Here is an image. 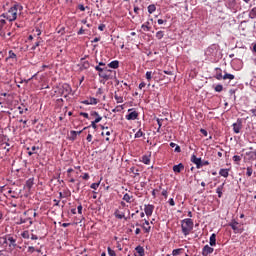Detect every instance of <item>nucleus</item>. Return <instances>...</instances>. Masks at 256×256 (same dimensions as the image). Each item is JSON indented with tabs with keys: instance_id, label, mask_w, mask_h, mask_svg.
<instances>
[{
	"instance_id": "4be33fe9",
	"label": "nucleus",
	"mask_w": 256,
	"mask_h": 256,
	"mask_svg": "<svg viewBox=\"0 0 256 256\" xmlns=\"http://www.w3.org/2000/svg\"><path fill=\"white\" fill-rule=\"evenodd\" d=\"M219 175H221V177L227 178V177H229V170H227V169H220Z\"/></svg>"
},
{
	"instance_id": "3c124183",
	"label": "nucleus",
	"mask_w": 256,
	"mask_h": 256,
	"mask_svg": "<svg viewBox=\"0 0 256 256\" xmlns=\"http://www.w3.org/2000/svg\"><path fill=\"white\" fill-rule=\"evenodd\" d=\"M86 139H87L88 143H91V141H93V135L88 134Z\"/></svg>"
},
{
	"instance_id": "a18cd8bd",
	"label": "nucleus",
	"mask_w": 256,
	"mask_h": 256,
	"mask_svg": "<svg viewBox=\"0 0 256 256\" xmlns=\"http://www.w3.org/2000/svg\"><path fill=\"white\" fill-rule=\"evenodd\" d=\"M40 43H41L40 41L36 42L35 45L32 46V51H35V49L39 47Z\"/></svg>"
},
{
	"instance_id": "20e7f679",
	"label": "nucleus",
	"mask_w": 256,
	"mask_h": 256,
	"mask_svg": "<svg viewBox=\"0 0 256 256\" xmlns=\"http://www.w3.org/2000/svg\"><path fill=\"white\" fill-rule=\"evenodd\" d=\"M228 225L236 234L243 233L244 231L243 226H241V224H239V222H237L236 220H231V222Z\"/></svg>"
},
{
	"instance_id": "c9c22d12",
	"label": "nucleus",
	"mask_w": 256,
	"mask_h": 256,
	"mask_svg": "<svg viewBox=\"0 0 256 256\" xmlns=\"http://www.w3.org/2000/svg\"><path fill=\"white\" fill-rule=\"evenodd\" d=\"M89 103H90V105H97V103H99V101H97L96 98H90Z\"/></svg>"
},
{
	"instance_id": "e2e57ef3",
	"label": "nucleus",
	"mask_w": 256,
	"mask_h": 256,
	"mask_svg": "<svg viewBox=\"0 0 256 256\" xmlns=\"http://www.w3.org/2000/svg\"><path fill=\"white\" fill-rule=\"evenodd\" d=\"M175 152H176V153H181V147L177 145V146L175 147Z\"/></svg>"
},
{
	"instance_id": "423d86ee",
	"label": "nucleus",
	"mask_w": 256,
	"mask_h": 256,
	"mask_svg": "<svg viewBox=\"0 0 256 256\" xmlns=\"http://www.w3.org/2000/svg\"><path fill=\"white\" fill-rule=\"evenodd\" d=\"M232 127L234 133L239 134L241 133V129H243V122L241 121V119H238L237 122L232 125Z\"/></svg>"
},
{
	"instance_id": "cd10ccee",
	"label": "nucleus",
	"mask_w": 256,
	"mask_h": 256,
	"mask_svg": "<svg viewBox=\"0 0 256 256\" xmlns=\"http://www.w3.org/2000/svg\"><path fill=\"white\" fill-rule=\"evenodd\" d=\"M214 91H216V93H221V91H223V85L218 84L215 86Z\"/></svg>"
},
{
	"instance_id": "f8f14e48",
	"label": "nucleus",
	"mask_w": 256,
	"mask_h": 256,
	"mask_svg": "<svg viewBox=\"0 0 256 256\" xmlns=\"http://www.w3.org/2000/svg\"><path fill=\"white\" fill-rule=\"evenodd\" d=\"M142 229L145 231V233H149L151 231V226H149V221L144 220V223L142 225Z\"/></svg>"
},
{
	"instance_id": "79ce46f5",
	"label": "nucleus",
	"mask_w": 256,
	"mask_h": 256,
	"mask_svg": "<svg viewBox=\"0 0 256 256\" xmlns=\"http://www.w3.org/2000/svg\"><path fill=\"white\" fill-rule=\"evenodd\" d=\"M90 187H91V189L97 190V189H99V183H92Z\"/></svg>"
},
{
	"instance_id": "b1692460",
	"label": "nucleus",
	"mask_w": 256,
	"mask_h": 256,
	"mask_svg": "<svg viewBox=\"0 0 256 256\" xmlns=\"http://www.w3.org/2000/svg\"><path fill=\"white\" fill-rule=\"evenodd\" d=\"M155 11H157V7L155 6V4H151L148 6V13H150V15L152 13H155Z\"/></svg>"
},
{
	"instance_id": "a878e982",
	"label": "nucleus",
	"mask_w": 256,
	"mask_h": 256,
	"mask_svg": "<svg viewBox=\"0 0 256 256\" xmlns=\"http://www.w3.org/2000/svg\"><path fill=\"white\" fill-rule=\"evenodd\" d=\"M131 199H133V196L129 195V194H124L123 196V201H126V203H131Z\"/></svg>"
},
{
	"instance_id": "37998d69",
	"label": "nucleus",
	"mask_w": 256,
	"mask_h": 256,
	"mask_svg": "<svg viewBox=\"0 0 256 256\" xmlns=\"http://www.w3.org/2000/svg\"><path fill=\"white\" fill-rule=\"evenodd\" d=\"M215 79H217L218 81H221V79H223V74L217 73L215 76Z\"/></svg>"
},
{
	"instance_id": "4d7b16f0",
	"label": "nucleus",
	"mask_w": 256,
	"mask_h": 256,
	"mask_svg": "<svg viewBox=\"0 0 256 256\" xmlns=\"http://www.w3.org/2000/svg\"><path fill=\"white\" fill-rule=\"evenodd\" d=\"M99 41H101V38L96 37L92 40V43H99Z\"/></svg>"
},
{
	"instance_id": "aec40b11",
	"label": "nucleus",
	"mask_w": 256,
	"mask_h": 256,
	"mask_svg": "<svg viewBox=\"0 0 256 256\" xmlns=\"http://www.w3.org/2000/svg\"><path fill=\"white\" fill-rule=\"evenodd\" d=\"M81 133H83V130H81V131L72 130V131L70 132V134L72 135V139H73L74 141L77 139V136H78V135H81Z\"/></svg>"
},
{
	"instance_id": "2f4dec72",
	"label": "nucleus",
	"mask_w": 256,
	"mask_h": 256,
	"mask_svg": "<svg viewBox=\"0 0 256 256\" xmlns=\"http://www.w3.org/2000/svg\"><path fill=\"white\" fill-rule=\"evenodd\" d=\"M164 35L163 31H158L156 33V39H163Z\"/></svg>"
},
{
	"instance_id": "f3484780",
	"label": "nucleus",
	"mask_w": 256,
	"mask_h": 256,
	"mask_svg": "<svg viewBox=\"0 0 256 256\" xmlns=\"http://www.w3.org/2000/svg\"><path fill=\"white\" fill-rule=\"evenodd\" d=\"M136 253H138V255H136V256H144L145 255V249L141 246H137L136 247Z\"/></svg>"
},
{
	"instance_id": "2eb2a0df",
	"label": "nucleus",
	"mask_w": 256,
	"mask_h": 256,
	"mask_svg": "<svg viewBox=\"0 0 256 256\" xmlns=\"http://www.w3.org/2000/svg\"><path fill=\"white\" fill-rule=\"evenodd\" d=\"M111 69H119V61L114 60L108 64Z\"/></svg>"
},
{
	"instance_id": "49530a36",
	"label": "nucleus",
	"mask_w": 256,
	"mask_h": 256,
	"mask_svg": "<svg viewBox=\"0 0 256 256\" xmlns=\"http://www.w3.org/2000/svg\"><path fill=\"white\" fill-rule=\"evenodd\" d=\"M90 117H99V113L98 112H95V111H92L90 113Z\"/></svg>"
},
{
	"instance_id": "e433bc0d",
	"label": "nucleus",
	"mask_w": 256,
	"mask_h": 256,
	"mask_svg": "<svg viewBox=\"0 0 256 256\" xmlns=\"http://www.w3.org/2000/svg\"><path fill=\"white\" fill-rule=\"evenodd\" d=\"M233 161H234L235 163H239V161H241V156H239V155L233 156Z\"/></svg>"
},
{
	"instance_id": "c03bdc74",
	"label": "nucleus",
	"mask_w": 256,
	"mask_h": 256,
	"mask_svg": "<svg viewBox=\"0 0 256 256\" xmlns=\"http://www.w3.org/2000/svg\"><path fill=\"white\" fill-rule=\"evenodd\" d=\"M77 209H78L79 215H82V214H83V206H82V205H79V206L77 207Z\"/></svg>"
},
{
	"instance_id": "5701e85b",
	"label": "nucleus",
	"mask_w": 256,
	"mask_h": 256,
	"mask_svg": "<svg viewBox=\"0 0 256 256\" xmlns=\"http://www.w3.org/2000/svg\"><path fill=\"white\" fill-rule=\"evenodd\" d=\"M142 163H144L145 165H149L151 163L150 156H147V155L142 156Z\"/></svg>"
},
{
	"instance_id": "c85d7f7f",
	"label": "nucleus",
	"mask_w": 256,
	"mask_h": 256,
	"mask_svg": "<svg viewBox=\"0 0 256 256\" xmlns=\"http://www.w3.org/2000/svg\"><path fill=\"white\" fill-rule=\"evenodd\" d=\"M143 31H151V27H149V22H146L142 25Z\"/></svg>"
},
{
	"instance_id": "7c9ffc66",
	"label": "nucleus",
	"mask_w": 256,
	"mask_h": 256,
	"mask_svg": "<svg viewBox=\"0 0 256 256\" xmlns=\"http://www.w3.org/2000/svg\"><path fill=\"white\" fill-rule=\"evenodd\" d=\"M115 217L117 219H125V214L119 213V212H115Z\"/></svg>"
},
{
	"instance_id": "6e6d98bb",
	"label": "nucleus",
	"mask_w": 256,
	"mask_h": 256,
	"mask_svg": "<svg viewBox=\"0 0 256 256\" xmlns=\"http://www.w3.org/2000/svg\"><path fill=\"white\" fill-rule=\"evenodd\" d=\"M29 222V225H33L31 218H25V223Z\"/></svg>"
},
{
	"instance_id": "8fccbe9b",
	"label": "nucleus",
	"mask_w": 256,
	"mask_h": 256,
	"mask_svg": "<svg viewBox=\"0 0 256 256\" xmlns=\"http://www.w3.org/2000/svg\"><path fill=\"white\" fill-rule=\"evenodd\" d=\"M169 205H171V207H175V200H173V198L169 199Z\"/></svg>"
},
{
	"instance_id": "6ab92c4d",
	"label": "nucleus",
	"mask_w": 256,
	"mask_h": 256,
	"mask_svg": "<svg viewBox=\"0 0 256 256\" xmlns=\"http://www.w3.org/2000/svg\"><path fill=\"white\" fill-rule=\"evenodd\" d=\"M249 19H256V7L252 8L248 14Z\"/></svg>"
},
{
	"instance_id": "864d4df0",
	"label": "nucleus",
	"mask_w": 256,
	"mask_h": 256,
	"mask_svg": "<svg viewBox=\"0 0 256 256\" xmlns=\"http://www.w3.org/2000/svg\"><path fill=\"white\" fill-rule=\"evenodd\" d=\"M99 31H105V24L98 26Z\"/></svg>"
},
{
	"instance_id": "6e6552de",
	"label": "nucleus",
	"mask_w": 256,
	"mask_h": 256,
	"mask_svg": "<svg viewBox=\"0 0 256 256\" xmlns=\"http://www.w3.org/2000/svg\"><path fill=\"white\" fill-rule=\"evenodd\" d=\"M191 162L196 165L197 169H201V158H198L195 154L191 156Z\"/></svg>"
},
{
	"instance_id": "ea45409f",
	"label": "nucleus",
	"mask_w": 256,
	"mask_h": 256,
	"mask_svg": "<svg viewBox=\"0 0 256 256\" xmlns=\"http://www.w3.org/2000/svg\"><path fill=\"white\" fill-rule=\"evenodd\" d=\"M108 255L109 256H115V251L111 249V247H108Z\"/></svg>"
},
{
	"instance_id": "393cba45",
	"label": "nucleus",
	"mask_w": 256,
	"mask_h": 256,
	"mask_svg": "<svg viewBox=\"0 0 256 256\" xmlns=\"http://www.w3.org/2000/svg\"><path fill=\"white\" fill-rule=\"evenodd\" d=\"M224 80L229 79V81H233V79H235V75L233 74H229V73H225V75L223 76Z\"/></svg>"
},
{
	"instance_id": "c756f323",
	"label": "nucleus",
	"mask_w": 256,
	"mask_h": 256,
	"mask_svg": "<svg viewBox=\"0 0 256 256\" xmlns=\"http://www.w3.org/2000/svg\"><path fill=\"white\" fill-rule=\"evenodd\" d=\"M146 79H147V81H151V79H153V72L147 71L146 72Z\"/></svg>"
},
{
	"instance_id": "09e8293b",
	"label": "nucleus",
	"mask_w": 256,
	"mask_h": 256,
	"mask_svg": "<svg viewBox=\"0 0 256 256\" xmlns=\"http://www.w3.org/2000/svg\"><path fill=\"white\" fill-rule=\"evenodd\" d=\"M102 119H103V117H101V116H96L94 122H95V123H100V121H101Z\"/></svg>"
},
{
	"instance_id": "ddd939ff",
	"label": "nucleus",
	"mask_w": 256,
	"mask_h": 256,
	"mask_svg": "<svg viewBox=\"0 0 256 256\" xmlns=\"http://www.w3.org/2000/svg\"><path fill=\"white\" fill-rule=\"evenodd\" d=\"M209 243H210L211 247H215V245H217V235L212 234L210 236V242Z\"/></svg>"
},
{
	"instance_id": "bf43d9fd",
	"label": "nucleus",
	"mask_w": 256,
	"mask_h": 256,
	"mask_svg": "<svg viewBox=\"0 0 256 256\" xmlns=\"http://www.w3.org/2000/svg\"><path fill=\"white\" fill-rule=\"evenodd\" d=\"M78 9H79L80 11H85V6H84L83 4H80V5L78 6Z\"/></svg>"
},
{
	"instance_id": "9b49d317",
	"label": "nucleus",
	"mask_w": 256,
	"mask_h": 256,
	"mask_svg": "<svg viewBox=\"0 0 256 256\" xmlns=\"http://www.w3.org/2000/svg\"><path fill=\"white\" fill-rule=\"evenodd\" d=\"M184 169H185V166L183 165V163L173 166L174 173H181V171H183Z\"/></svg>"
},
{
	"instance_id": "39448f33",
	"label": "nucleus",
	"mask_w": 256,
	"mask_h": 256,
	"mask_svg": "<svg viewBox=\"0 0 256 256\" xmlns=\"http://www.w3.org/2000/svg\"><path fill=\"white\" fill-rule=\"evenodd\" d=\"M71 86L69 84H63L61 89H60V93L61 95H63V97H69V95H71Z\"/></svg>"
},
{
	"instance_id": "7ed1b4c3",
	"label": "nucleus",
	"mask_w": 256,
	"mask_h": 256,
	"mask_svg": "<svg viewBox=\"0 0 256 256\" xmlns=\"http://www.w3.org/2000/svg\"><path fill=\"white\" fill-rule=\"evenodd\" d=\"M98 75L99 77H101V79H105V81H109L110 79H115L116 72L108 68H105L104 71L101 73H98Z\"/></svg>"
},
{
	"instance_id": "680f3d73",
	"label": "nucleus",
	"mask_w": 256,
	"mask_h": 256,
	"mask_svg": "<svg viewBox=\"0 0 256 256\" xmlns=\"http://www.w3.org/2000/svg\"><path fill=\"white\" fill-rule=\"evenodd\" d=\"M200 132L202 133V135H204V137H207V130L201 129Z\"/></svg>"
},
{
	"instance_id": "5fc2aeb1",
	"label": "nucleus",
	"mask_w": 256,
	"mask_h": 256,
	"mask_svg": "<svg viewBox=\"0 0 256 256\" xmlns=\"http://www.w3.org/2000/svg\"><path fill=\"white\" fill-rule=\"evenodd\" d=\"M163 23H167V20L158 19V25H163Z\"/></svg>"
},
{
	"instance_id": "f704fd0d",
	"label": "nucleus",
	"mask_w": 256,
	"mask_h": 256,
	"mask_svg": "<svg viewBox=\"0 0 256 256\" xmlns=\"http://www.w3.org/2000/svg\"><path fill=\"white\" fill-rule=\"evenodd\" d=\"M143 135H145V133H143V131L140 130L139 132H136L135 138L139 139V138L143 137Z\"/></svg>"
},
{
	"instance_id": "de8ad7c7",
	"label": "nucleus",
	"mask_w": 256,
	"mask_h": 256,
	"mask_svg": "<svg viewBox=\"0 0 256 256\" xmlns=\"http://www.w3.org/2000/svg\"><path fill=\"white\" fill-rule=\"evenodd\" d=\"M80 115L85 117V119H89V114L87 112H81Z\"/></svg>"
},
{
	"instance_id": "0e129e2a",
	"label": "nucleus",
	"mask_w": 256,
	"mask_h": 256,
	"mask_svg": "<svg viewBox=\"0 0 256 256\" xmlns=\"http://www.w3.org/2000/svg\"><path fill=\"white\" fill-rule=\"evenodd\" d=\"M82 179H84L85 181H87V179H89V174L85 173V174L82 176Z\"/></svg>"
},
{
	"instance_id": "dca6fc26",
	"label": "nucleus",
	"mask_w": 256,
	"mask_h": 256,
	"mask_svg": "<svg viewBox=\"0 0 256 256\" xmlns=\"http://www.w3.org/2000/svg\"><path fill=\"white\" fill-rule=\"evenodd\" d=\"M9 59H13L14 61H17V54L13 52V50L9 51V56L6 58V61H9Z\"/></svg>"
},
{
	"instance_id": "f257e3e1",
	"label": "nucleus",
	"mask_w": 256,
	"mask_h": 256,
	"mask_svg": "<svg viewBox=\"0 0 256 256\" xmlns=\"http://www.w3.org/2000/svg\"><path fill=\"white\" fill-rule=\"evenodd\" d=\"M18 11H23V6L15 4L8 10L6 14H3V17L8 21H15L17 19Z\"/></svg>"
},
{
	"instance_id": "58836bf2",
	"label": "nucleus",
	"mask_w": 256,
	"mask_h": 256,
	"mask_svg": "<svg viewBox=\"0 0 256 256\" xmlns=\"http://www.w3.org/2000/svg\"><path fill=\"white\" fill-rule=\"evenodd\" d=\"M246 175L248 177H251L253 175V169H251L250 167L247 168V172H246Z\"/></svg>"
},
{
	"instance_id": "0eeeda50",
	"label": "nucleus",
	"mask_w": 256,
	"mask_h": 256,
	"mask_svg": "<svg viewBox=\"0 0 256 256\" xmlns=\"http://www.w3.org/2000/svg\"><path fill=\"white\" fill-rule=\"evenodd\" d=\"M155 209V206L148 204L144 206V212L147 217H151L153 215V210Z\"/></svg>"
},
{
	"instance_id": "bb28decb",
	"label": "nucleus",
	"mask_w": 256,
	"mask_h": 256,
	"mask_svg": "<svg viewBox=\"0 0 256 256\" xmlns=\"http://www.w3.org/2000/svg\"><path fill=\"white\" fill-rule=\"evenodd\" d=\"M26 187L27 189H31V187H33V178H30L26 181Z\"/></svg>"
},
{
	"instance_id": "338daca9",
	"label": "nucleus",
	"mask_w": 256,
	"mask_h": 256,
	"mask_svg": "<svg viewBox=\"0 0 256 256\" xmlns=\"http://www.w3.org/2000/svg\"><path fill=\"white\" fill-rule=\"evenodd\" d=\"M134 13H136V15H139V7L137 6L134 7Z\"/></svg>"
},
{
	"instance_id": "a211bd4d",
	"label": "nucleus",
	"mask_w": 256,
	"mask_h": 256,
	"mask_svg": "<svg viewBox=\"0 0 256 256\" xmlns=\"http://www.w3.org/2000/svg\"><path fill=\"white\" fill-rule=\"evenodd\" d=\"M38 151H39V146H32L31 151L28 152L29 157H31V155L37 154Z\"/></svg>"
},
{
	"instance_id": "052dcab7",
	"label": "nucleus",
	"mask_w": 256,
	"mask_h": 256,
	"mask_svg": "<svg viewBox=\"0 0 256 256\" xmlns=\"http://www.w3.org/2000/svg\"><path fill=\"white\" fill-rule=\"evenodd\" d=\"M205 165H209V161H202L201 160V167H204Z\"/></svg>"
},
{
	"instance_id": "69168bd1",
	"label": "nucleus",
	"mask_w": 256,
	"mask_h": 256,
	"mask_svg": "<svg viewBox=\"0 0 256 256\" xmlns=\"http://www.w3.org/2000/svg\"><path fill=\"white\" fill-rule=\"evenodd\" d=\"M83 67L84 69H89V62H84Z\"/></svg>"
},
{
	"instance_id": "9d476101",
	"label": "nucleus",
	"mask_w": 256,
	"mask_h": 256,
	"mask_svg": "<svg viewBox=\"0 0 256 256\" xmlns=\"http://www.w3.org/2000/svg\"><path fill=\"white\" fill-rule=\"evenodd\" d=\"M213 251H214V249L212 247H210L209 245H205L202 250V255L203 256L211 255V253H213Z\"/></svg>"
},
{
	"instance_id": "603ef678",
	"label": "nucleus",
	"mask_w": 256,
	"mask_h": 256,
	"mask_svg": "<svg viewBox=\"0 0 256 256\" xmlns=\"http://www.w3.org/2000/svg\"><path fill=\"white\" fill-rule=\"evenodd\" d=\"M90 127L97 129V122L92 121Z\"/></svg>"
},
{
	"instance_id": "13d9d810",
	"label": "nucleus",
	"mask_w": 256,
	"mask_h": 256,
	"mask_svg": "<svg viewBox=\"0 0 256 256\" xmlns=\"http://www.w3.org/2000/svg\"><path fill=\"white\" fill-rule=\"evenodd\" d=\"M28 251H30V253H34L35 252V247L29 246Z\"/></svg>"
},
{
	"instance_id": "774afa93",
	"label": "nucleus",
	"mask_w": 256,
	"mask_h": 256,
	"mask_svg": "<svg viewBox=\"0 0 256 256\" xmlns=\"http://www.w3.org/2000/svg\"><path fill=\"white\" fill-rule=\"evenodd\" d=\"M145 82H141L140 84H139V89H143V87H145Z\"/></svg>"
},
{
	"instance_id": "412c9836",
	"label": "nucleus",
	"mask_w": 256,
	"mask_h": 256,
	"mask_svg": "<svg viewBox=\"0 0 256 256\" xmlns=\"http://www.w3.org/2000/svg\"><path fill=\"white\" fill-rule=\"evenodd\" d=\"M225 186V183H223L221 186H219L217 189H216V193H218V197L221 198L223 197V187Z\"/></svg>"
},
{
	"instance_id": "1a4fd4ad",
	"label": "nucleus",
	"mask_w": 256,
	"mask_h": 256,
	"mask_svg": "<svg viewBox=\"0 0 256 256\" xmlns=\"http://www.w3.org/2000/svg\"><path fill=\"white\" fill-rule=\"evenodd\" d=\"M139 117V113L137 111L130 112L128 115H126L127 121H135Z\"/></svg>"
},
{
	"instance_id": "473e14b6",
	"label": "nucleus",
	"mask_w": 256,
	"mask_h": 256,
	"mask_svg": "<svg viewBox=\"0 0 256 256\" xmlns=\"http://www.w3.org/2000/svg\"><path fill=\"white\" fill-rule=\"evenodd\" d=\"M104 69H107V67L103 66H95V70L98 71V73H101L104 71Z\"/></svg>"
},
{
	"instance_id": "4c0bfd02",
	"label": "nucleus",
	"mask_w": 256,
	"mask_h": 256,
	"mask_svg": "<svg viewBox=\"0 0 256 256\" xmlns=\"http://www.w3.org/2000/svg\"><path fill=\"white\" fill-rule=\"evenodd\" d=\"M181 251H182V249H174V250L172 251V255H173V256L179 255V254L181 253Z\"/></svg>"
},
{
	"instance_id": "f03ea898",
	"label": "nucleus",
	"mask_w": 256,
	"mask_h": 256,
	"mask_svg": "<svg viewBox=\"0 0 256 256\" xmlns=\"http://www.w3.org/2000/svg\"><path fill=\"white\" fill-rule=\"evenodd\" d=\"M181 228L183 235L187 237V235H189V233L193 231V220L191 218H186L182 220Z\"/></svg>"
},
{
	"instance_id": "a19ab883",
	"label": "nucleus",
	"mask_w": 256,
	"mask_h": 256,
	"mask_svg": "<svg viewBox=\"0 0 256 256\" xmlns=\"http://www.w3.org/2000/svg\"><path fill=\"white\" fill-rule=\"evenodd\" d=\"M23 223H25V218L21 216L19 221L17 222V225H23Z\"/></svg>"
},
{
	"instance_id": "4468645a",
	"label": "nucleus",
	"mask_w": 256,
	"mask_h": 256,
	"mask_svg": "<svg viewBox=\"0 0 256 256\" xmlns=\"http://www.w3.org/2000/svg\"><path fill=\"white\" fill-rule=\"evenodd\" d=\"M5 19H0V35L1 37H5V32L3 31V27H5Z\"/></svg>"
},
{
	"instance_id": "72a5a7b5",
	"label": "nucleus",
	"mask_w": 256,
	"mask_h": 256,
	"mask_svg": "<svg viewBox=\"0 0 256 256\" xmlns=\"http://www.w3.org/2000/svg\"><path fill=\"white\" fill-rule=\"evenodd\" d=\"M114 99L116 100L117 103H123V97L117 96V94L114 96Z\"/></svg>"
}]
</instances>
